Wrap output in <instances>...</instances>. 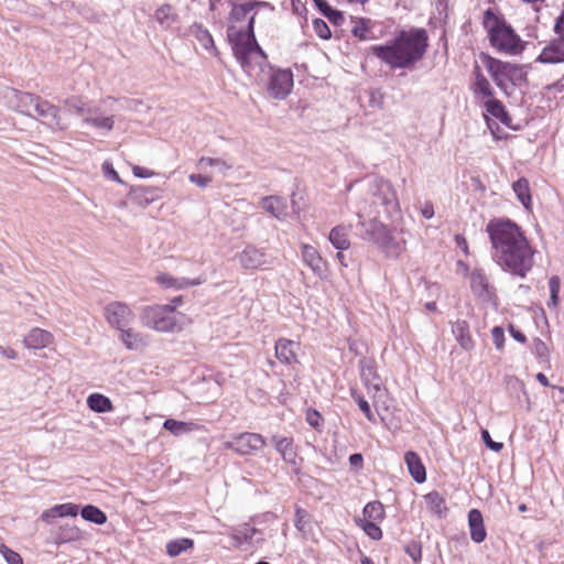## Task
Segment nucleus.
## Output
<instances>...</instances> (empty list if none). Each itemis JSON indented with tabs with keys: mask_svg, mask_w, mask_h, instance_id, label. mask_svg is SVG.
<instances>
[{
	"mask_svg": "<svg viewBox=\"0 0 564 564\" xmlns=\"http://www.w3.org/2000/svg\"><path fill=\"white\" fill-rule=\"evenodd\" d=\"M482 24L488 32L491 46L498 52L517 55L523 51L524 46L520 36L491 10L485 12Z\"/></svg>",
	"mask_w": 564,
	"mask_h": 564,
	"instance_id": "nucleus-5",
	"label": "nucleus"
},
{
	"mask_svg": "<svg viewBox=\"0 0 564 564\" xmlns=\"http://www.w3.org/2000/svg\"><path fill=\"white\" fill-rule=\"evenodd\" d=\"M359 527L372 540H380L382 538L381 529L375 523V521L358 520Z\"/></svg>",
	"mask_w": 564,
	"mask_h": 564,
	"instance_id": "nucleus-48",
	"label": "nucleus"
},
{
	"mask_svg": "<svg viewBox=\"0 0 564 564\" xmlns=\"http://www.w3.org/2000/svg\"><path fill=\"white\" fill-rule=\"evenodd\" d=\"M194 546V541L192 539L182 538L170 541L166 544V552L170 556L175 557L181 553L192 549Z\"/></svg>",
	"mask_w": 564,
	"mask_h": 564,
	"instance_id": "nucleus-36",
	"label": "nucleus"
},
{
	"mask_svg": "<svg viewBox=\"0 0 564 564\" xmlns=\"http://www.w3.org/2000/svg\"><path fill=\"white\" fill-rule=\"evenodd\" d=\"M82 538V532L73 525L61 527L55 535L56 543L62 544L70 541H77Z\"/></svg>",
	"mask_w": 564,
	"mask_h": 564,
	"instance_id": "nucleus-39",
	"label": "nucleus"
},
{
	"mask_svg": "<svg viewBox=\"0 0 564 564\" xmlns=\"http://www.w3.org/2000/svg\"><path fill=\"white\" fill-rule=\"evenodd\" d=\"M80 514L84 520L96 524H104L107 521L105 512H102L99 508L91 505L85 506L82 509Z\"/></svg>",
	"mask_w": 564,
	"mask_h": 564,
	"instance_id": "nucleus-41",
	"label": "nucleus"
},
{
	"mask_svg": "<svg viewBox=\"0 0 564 564\" xmlns=\"http://www.w3.org/2000/svg\"><path fill=\"white\" fill-rule=\"evenodd\" d=\"M550 300L547 306L550 308H556L560 302L558 293L561 289V281L557 275H553L549 280Z\"/></svg>",
	"mask_w": 564,
	"mask_h": 564,
	"instance_id": "nucleus-46",
	"label": "nucleus"
},
{
	"mask_svg": "<svg viewBox=\"0 0 564 564\" xmlns=\"http://www.w3.org/2000/svg\"><path fill=\"white\" fill-rule=\"evenodd\" d=\"M141 324L159 333H173L180 329L177 317L164 305H147L140 313Z\"/></svg>",
	"mask_w": 564,
	"mask_h": 564,
	"instance_id": "nucleus-7",
	"label": "nucleus"
},
{
	"mask_svg": "<svg viewBox=\"0 0 564 564\" xmlns=\"http://www.w3.org/2000/svg\"><path fill=\"white\" fill-rule=\"evenodd\" d=\"M492 340L497 349H501L503 347L505 341V333L503 329L499 326H496L491 330Z\"/></svg>",
	"mask_w": 564,
	"mask_h": 564,
	"instance_id": "nucleus-59",
	"label": "nucleus"
},
{
	"mask_svg": "<svg viewBox=\"0 0 564 564\" xmlns=\"http://www.w3.org/2000/svg\"><path fill=\"white\" fill-rule=\"evenodd\" d=\"M163 427L171 432L174 436H182L184 434L197 432L202 430V425L196 422H183L174 419H166L163 422Z\"/></svg>",
	"mask_w": 564,
	"mask_h": 564,
	"instance_id": "nucleus-28",
	"label": "nucleus"
},
{
	"mask_svg": "<svg viewBox=\"0 0 564 564\" xmlns=\"http://www.w3.org/2000/svg\"><path fill=\"white\" fill-rule=\"evenodd\" d=\"M56 511L59 518L76 517L78 513V506L70 502L56 505Z\"/></svg>",
	"mask_w": 564,
	"mask_h": 564,
	"instance_id": "nucleus-53",
	"label": "nucleus"
},
{
	"mask_svg": "<svg viewBox=\"0 0 564 564\" xmlns=\"http://www.w3.org/2000/svg\"><path fill=\"white\" fill-rule=\"evenodd\" d=\"M132 172H133L134 176L140 177V178H148V177H151L154 175L153 171L142 167V166H139V165H134L132 169Z\"/></svg>",
	"mask_w": 564,
	"mask_h": 564,
	"instance_id": "nucleus-62",
	"label": "nucleus"
},
{
	"mask_svg": "<svg viewBox=\"0 0 564 564\" xmlns=\"http://www.w3.org/2000/svg\"><path fill=\"white\" fill-rule=\"evenodd\" d=\"M554 31L557 37L542 50L536 58L538 62L544 64L564 62V19H556Z\"/></svg>",
	"mask_w": 564,
	"mask_h": 564,
	"instance_id": "nucleus-11",
	"label": "nucleus"
},
{
	"mask_svg": "<svg viewBox=\"0 0 564 564\" xmlns=\"http://www.w3.org/2000/svg\"><path fill=\"white\" fill-rule=\"evenodd\" d=\"M119 341L126 349L131 351H143L150 346V335L142 333L131 325L117 332Z\"/></svg>",
	"mask_w": 564,
	"mask_h": 564,
	"instance_id": "nucleus-14",
	"label": "nucleus"
},
{
	"mask_svg": "<svg viewBox=\"0 0 564 564\" xmlns=\"http://www.w3.org/2000/svg\"><path fill=\"white\" fill-rule=\"evenodd\" d=\"M154 19L163 28H170L173 23L177 21V14L173 11L172 6L163 4L156 9L154 13Z\"/></svg>",
	"mask_w": 564,
	"mask_h": 564,
	"instance_id": "nucleus-34",
	"label": "nucleus"
},
{
	"mask_svg": "<svg viewBox=\"0 0 564 564\" xmlns=\"http://www.w3.org/2000/svg\"><path fill=\"white\" fill-rule=\"evenodd\" d=\"M468 527L470 531V539L475 543H481L487 538V531L484 524V518L478 509H471L468 512Z\"/></svg>",
	"mask_w": 564,
	"mask_h": 564,
	"instance_id": "nucleus-24",
	"label": "nucleus"
},
{
	"mask_svg": "<svg viewBox=\"0 0 564 564\" xmlns=\"http://www.w3.org/2000/svg\"><path fill=\"white\" fill-rule=\"evenodd\" d=\"M64 106L68 111H73L77 115L83 116V118L87 113V109H89L90 104L85 102L83 99L78 97H69L63 101Z\"/></svg>",
	"mask_w": 564,
	"mask_h": 564,
	"instance_id": "nucleus-44",
	"label": "nucleus"
},
{
	"mask_svg": "<svg viewBox=\"0 0 564 564\" xmlns=\"http://www.w3.org/2000/svg\"><path fill=\"white\" fill-rule=\"evenodd\" d=\"M371 210H380L386 218H393L400 214V205L392 184L383 178H375L369 186Z\"/></svg>",
	"mask_w": 564,
	"mask_h": 564,
	"instance_id": "nucleus-6",
	"label": "nucleus"
},
{
	"mask_svg": "<svg viewBox=\"0 0 564 564\" xmlns=\"http://www.w3.org/2000/svg\"><path fill=\"white\" fill-rule=\"evenodd\" d=\"M256 535H261V532L248 524L234 528L230 532V538L232 539L236 547H240L245 543H253Z\"/></svg>",
	"mask_w": 564,
	"mask_h": 564,
	"instance_id": "nucleus-29",
	"label": "nucleus"
},
{
	"mask_svg": "<svg viewBox=\"0 0 564 564\" xmlns=\"http://www.w3.org/2000/svg\"><path fill=\"white\" fill-rule=\"evenodd\" d=\"M0 554L3 556L8 564H23L21 555L3 543H0Z\"/></svg>",
	"mask_w": 564,
	"mask_h": 564,
	"instance_id": "nucleus-49",
	"label": "nucleus"
},
{
	"mask_svg": "<svg viewBox=\"0 0 564 564\" xmlns=\"http://www.w3.org/2000/svg\"><path fill=\"white\" fill-rule=\"evenodd\" d=\"M188 180L191 183H194L202 188L207 187L213 181L212 176L207 172L204 174H191Z\"/></svg>",
	"mask_w": 564,
	"mask_h": 564,
	"instance_id": "nucleus-56",
	"label": "nucleus"
},
{
	"mask_svg": "<svg viewBox=\"0 0 564 564\" xmlns=\"http://www.w3.org/2000/svg\"><path fill=\"white\" fill-rule=\"evenodd\" d=\"M348 235L349 227L338 225L330 230L328 235V240L335 249L344 251L349 249L350 247V240Z\"/></svg>",
	"mask_w": 564,
	"mask_h": 564,
	"instance_id": "nucleus-30",
	"label": "nucleus"
},
{
	"mask_svg": "<svg viewBox=\"0 0 564 564\" xmlns=\"http://www.w3.org/2000/svg\"><path fill=\"white\" fill-rule=\"evenodd\" d=\"M0 355L7 359H15L18 357V354L13 348L6 346H0Z\"/></svg>",
	"mask_w": 564,
	"mask_h": 564,
	"instance_id": "nucleus-64",
	"label": "nucleus"
},
{
	"mask_svg": "<svg viewBox=\"0 0 564 564\" xmlns=\"http://www.w3.org/2000/svg\"><path fill=\"white\" fill-rule=\"evenodd\" d=\"M364 516L368 519V521L382 520L384 517L382 503L379 501L367 503L364 508Z\"/></svg>",
	"mask_w": 564,
	"mask_h": 564,
	"instance_id": "nucleus-45",
	"label": "nucleus"
},
{
	"mask_svg": "<svg viewBox=\"0 0 564 564\" xmlns=\"http://www.w3.org/2000/svg\"><path fill=\"white\" fill-rule=\"evenodd\" d=\"M481 437H482L485 444L487 445V447H489L491 451L498 453L502 449L503 444L492 441L490 437V434L487 430L481 431Z\"/></svg>",
	"mask_w": 564,
	"mask_h": 564,
	"instance_id": "nucleus-57",
	"label": "nucleus"
},
{
	"mask_svg": "<svg viewBox=\"0 0 564 564\" xmlns=\"http://www.w3.org/2000/svg\"><path fill=\"white\" fill-rule=\"evenodd\" d=\"M360 378L369 393H378L382 388V380L377 373L371 359H361L359 362Z\"/></svg>",
	"mask_w": 564,
	"mask_h": 564,
	"instance_id": "nucleus-18",
	"label": "nucleus"
},
{
	"mask_svg": "<svg viewBox=\"0 0 564 564\" xmlns=\"http://www.w3.org/2000/svg\"><path fill=\"white\" fill-rule=\"evenodd\" d=\"M107 98L100 101L99 105H90L87 109L86 116L83 118V123L95 128L99 131L110 132L115 128V115L106 108Z\"/></svg>",
	"mask_w": 564,
	"mask_h": 564,
	"instance_id": "nucleus-10",
	"label": "nucleus"
},
{
	"mask_svg": "<svg viewBox=\"0 0 564 564\" xmlns=\"http://www.w3.org/2000/svg\"><path fill=\"white\" fill-rule=\"evenodd\" d=\"M313 29L316 35L323 40H328L332 36V32L327 23L322 19H315L313 21Z\"/></svg>",
	"mask_w": 564,
	"mask_h": 564,
	"instance_id": "nucleus-50",
	"label": "nucleus"
},
{
	"mask_svg": "<svg viewBox=\"0 0 564 564\" xmlns=\"http://www.w3.org/2000/svg\"><path fill=\"white\" fill-rule=\"evenodd\" d=\"M36 97H37L36 95H33L30 93H24L23 96L20 97L22 99L20 100V104L18 105L17 111L20 113L30 116V117H34L32 115V111L34 108L33 104L36 101Z\"/></svg>",
	"mask_w": 564,
	"mask_h": 564,
	"instance_id": "nucleus-47",
	"label": "nucleus"
},
{
	"mask_svg": "<svg viewBox=\"0 0 564 564\" xmlns=\"http://www.w3.org/2000/svg\"><path fill=\"white\" fill-rule=\"evenodd\" d=\"M380 210H371V205L360 206L357 210L360 237L380 248L388 257L397 258L404 250V240H398L392 230L379 220Z\"/></svg>",
	"mask_w": 564,
	"mask_h": 564,
	"instance_id": "nucleus-4",
	"label": "nucleus"
},
{
	"mask_svg": "<svg viewBox=\"0 0 564 564\" xmlns=\"http://www.w3.org/2000/svg\"><path fill=\"white\" fill-rule=\"evenodd\" d=\"M488 286L485 272L480 269H475L470 273V288L473 292L479 297H487L489 295Z\"/></svg>",
	"mask_w": 564,
	"mask_h": 564,
	"instance_id": "nucleus-31",
	"label": "nucleus"
},
{
	"mask_svg": "<svg viewBox=\"0 0 564 564\" xmlns=\"http://www.w3.org/2000/svg\"><path fill=\"white\" fill-rule=\"evenodd\" d=\"M488 70L496 85L503 90H507L508 82L519 72L516 65L494 58L488 63Z\"/></svg>",
	"mask_w": 564,
	"mask_h": 564,
	"instance_id": "nucleus-15",
	"label": "nucleus"
},
{
	"mask_svg": "<svg viewBox=\"0 0 564 564\" xmlns=\"http://www.w3.org/2000/svg\"><path fill=\"white\" fill-rule=\"evenodd\" d=\"M293 88V74L290 69L270 68L268 90L275 99H285Z\"/></svg>",
	"mask_w": 564,
	"mask_h": 564,
	"instance_id": "nucleus-12",
	"label": "nucleus"
},
{
	"mask_svg": "<svg viewBox=\"0 0 564 564\" xmlns=\"http://www.w3.org/2000/svg\"><path fill=\"white\" fill-rule=\"evenodd\" d=\"M318 10L330 22L339 25L344 21V15L340 11L333 9L325 0H314Z\"/></svg>",
	"mask_w": 564,
	"mask_h": 564,
	"instance_id": "nucleus-40",
	"label": "nucleus"
},
{
	"mask_svg": "<svg viewBox=\"0 0 564 564\" xmlns=\"http://www.w3.org/2000/svg\"><path fill=\"white\" fill-rule=\"evenodd\" d=\"M87 405L97 413H107L113 410L110 399L100 393H93L87 398Z\"/></svg>",
	"mask_w": 564,
	"mask_h": 564,
	"instance_id": "nucleus-33",
	"label": "nucleus"
},
{
	"mask_svg": "<svg viewBox=\"0 0 564 564\" xmlns=\"http://www.w3.org/2000/svg\"><path fill=\"white\" fill-rule=\"evenodd\" d=\"M452 333L464 350H471L474 348V340L471 339L469 325L465 321H456L452 324Z\"/></svg>",
	"mask_w": 564,
	"mask_h": 564,
	"instance_id": "nucleus-26",
	"label": "nucleus"
},
{
	"mask_svg": "<svg viewBox=\"0 0 564 564\" xmlns=\"http://www.w3.org/2000/svg\"><path fill=\"white\" fill-rule=\"evenodd\" d=\"M427 34L423 29L401 31L384 45H373L370 52L391 69H410L424 55Z\"/></svg>",
	"mask_w": 564,
	"mask_h": 564,
	"instance_id": "nucleus-3",
	"label": "nucleus"
},
{
	"mask_svg": "<svg viewBox=\"0 0 564 564\" xmlns=\"http://www.w3.org/2000/svg\"><path fill=\"white\" fill-rule=\"evenodd\" d=\"M404 460L413 479L419 484L424 482L426 480V471L420 456L410 451L405 453Z\"/></svg>",
	"mask_w": 564,
	"mask_h": 564,
	"instance_id": "nucleus-27",
	"label": "nucleus"
},
{
	"mask_svg": "<svg viewBox=\"0 0 564 564\" xmlns=\"http://www.w3.org/2000/svg\"><path fill=\"white\" fill-rule=\"evenodd\" d=\"M271 443L285 464L291 466L296 465L297 452L291 437L273 435Z\"/></svg>",
	"mask_w": 564,
	"mask_h": 564,
	"instance_id": "nucleus-20",
	"label": "nucleus"
},
{
	"mask_svg": "<svg viewBox=\"0 0 564 564\" xmlns=\"http://www.w3.org/2000/svg\"><path fill=\"white\" fill-rule=\"evenodd\" d=\"M33 105V111H35L36 117L41 119L42 123L54 130L66 129L59 118V109L56 106L42 99L40 96L36 97V101Z\"/></svg>",
	"mask_w": 564,
	"mask_h": 564,
	"instance_id": "nucleus-13",
	"label": "nucleus"
},
{
	"mask_svg": "<svg viewBox=\"0 0 564 564\" xmlns=\"http://www.w3.org/2000/svg\"><path fill=\"white\" fill-rule=\"evenodd\" d=\"M512 188L522 205L528 208L531 202L529 182L525 178H519L513 183Z\"/></svg>",
	"mask_w": 564,
	"mask_h": 564,
	"instance_id": "nucleus-42",
	"label": "nucleus"
},
{
	"mask_svg": "<svg viewBox=\"0 0 564 564\" xmlns=\"http://www.w3.org/2000/svg\"><path fill=\"white\" fill-rule=\"evenodd\" d=\"M23 94L24 93H21L17 89L8 88L4 91L3 97L7 100L8 106L17 111L18 105L20 104V100L22 99L20 97L23 96Z\"/></svg>",
	"mask_w": 564,
	"mask_h": 564,
	"instance_id": "nucleus-51",
	"label": "nucleus"
},
{
	"mask_svg": "<svg viewBox=\"0 0 564 564\" xmlns=\"http://www.w3.org/2000/svg\"><path fill=\"white\" fill-rule=\"evenodd\" d=\"M104 317L109 327L118 332L126 326L132 325L135 314L127 303L113 301L105 306Z\"/></svg>",
	"mask_w": 564,
	"mask_h": 564,
	"instance_id": "nucleus-9",
	"label": "nucleus"
},
{
	"mask_svg": "<svg viewBox=\"0 0 564 564\" xmlns=\"http://www.w3.org/2000/svg\"><path fill=\"white\" fill-rule=\"evenodd\" d=\"M352 398L355 399V401L357 402L359 409L362 411V413L368 419V421L376 422V416L372 413L368 401L362 395H360V394L352 393Z\"/></svg>",
	"mask_w": 564,
	"mask_h": 564,
	"instance_id": "nucleus-52",
	"label": "nucleus"
},
{
	"mask_svg": "<svg viewBox=\"0 0 564 564\" xmlns=\"http://www.w3.org/2000/svg\"><path fill=\"white\" fill-rule=\"evenodd\" d=\"M53 336L51 333L33 328L25 337L24 345L28 349H42L52 343Z\"/></svg>",
	"mask_w": 564,
	"mask_h": 564,
	"instance_id": "nucleus-25",
	"label": "nucleus"
},
{
	"mask_svg": "<svg viewBox=\"0 0 564 564\" xmlns=\"http://www.w3.org/2000/svg\"><path fill=\"white\" fill-rule=\"evenodd\" d=\"M310 516L303 509H296L295 511V527L301 532H306Z\"/></svg>",
	"mask_w": 564,
	"mask_h": 564,
	"instance_id": "nucleus-54",
	"label": "nucleus"
},
{
	"mask_svg": "<svg viewBox=\"0 0 564 564\" xmlns=\"http://www.w3.org/2000/svg\"><path fill=\"white\" fill-rule=\"evenodd\" d=\"M161 189L155 186L132 187L128 194L129 200L142 208L161 198Z\"/></svg>",
	"mask_w": 564,
	"mask_h": 564,
	"instance_id": "nucleus-19",
	"label": "nucleus"
},
{
	"mask_svg": "<svg viewBox=\"0 0 564 564\" xmlns=\"http://www.w3.org/2000/svg\"><path fill=\"white\" fill-rule=\"evenodd\" d=\"M155 281L165 289L183 290L189 286L200 285L205 280L202 278L193 280L187 278H174L167 273H160L155 278Z\"/></svg>",
	"mask_w": 564,
	"mask_h": 564,
	"instance_id": "nucleus-22",
	"label": "nucleus"
},
{
	"mask_svg": "<svg viewBox=\"0 0 564 564\" xmlns=\"http://www.w3.org/2000/svg\"><path fill=\"white\" fill-rule=\"evenodd\" d=\"M485 107L488 113L499 119L502 123H507L509 116L501 101L490 98L485 102Z\"/></svg>",
	"mask_w": 564,
	"mask_h": 564,
	"instance_id": "nucleus-38",
	"label": "nucleus"
},
{
	"mask_svg": "<svg viewBox=\"0 0 564 564\" xmlns=\"http://www.w3.org/2000/svg\"><path fill=\"white\" fill-rule=\"evenodd\" d=\"M351 33L354 36L360 40H369L371 33V21L369 19H358L354 22V26L351 29Z\"/></svg>",
	"mask_w": 564,
	"mask_h": 564,
	"instance_id": "nucleus-43",
	"label": "nucleus"
},
{
	"mask_svg": "<svg viewBox=\"0 0 564 564\" xmlns=\"http://www.w3.org/2000/svg\"><path fill=\"white\" fill-rule=\"evenodd\" d=\"M225 449H230L241 456L256 454L265 446V438L259 433L243 432L234 435L230 441L223 444Z\"/></svg>",
	"mask_w": 564,
	"mask_h": 564,
	"instance_id": "nucleus-8",
	"label": "nucleus"
},
{
	"mask_svg": "<svg viewBox=\"0 0 564 564\" xmlns=\"http://www.w3.org/2000/svg\"><path fill=\"white\" fill-rule=\"evenodd\" d=\"M301 256L303 262L313 271L316 276L321 279L326 278L327 263L315 247L307 243H302Z\"/></svg>",
	"mask_w": 564,
	"mask_h": 564,
	"instance_id": "nucleus-17",
	"label": "nucleus"
},
{
	"mask_svg": "<svg viewBox=\"0 0 564 564\" xmlns=\"http://www.w3.org/2000/svg\"><path fill=\"white\" fill-rule=\"evenodd\" d=\"M424 499L433 513L442 516L446 511L445 500L437 491L429 492L424 496Z\"/></svg>",
	"mask_w": 564,
	"mask_h": 564,
	"instance_id": "nucleus-37",
	"label": "nucleus"
},
{
	"mask_svg": "<svg viewBox=\"0 0 564 564\" xmlns=\"http://www.w3.org/2000/svg\"><path fill=\"white\" fill-rule=\"evenodd\" d=\"M197 169L206 173L208 167L215 169L218 173L225 174L232 165L219 158L202 156L197 162Z\"/></svg>",
	"mask_w": 564,
	"mask_h": 564,
	"instance_id": "nucleus-32",
	"label": "nucleus"
},
{
	"mask_svg": "<svg viewBox=\"0 0 564 564\" xmlns=\"http://www.w3.org/2000/svg\"><path fill=\"white\" fill-rule=\"evenodd\" d=\"M261 207L279 220H284L289 215L286 199L280 196L262 197Z\"/></svg>",
	"mask_w": 564,
	"mask_h": 564,
	"instance_id": "nucleus-23",
	"label": "nucleus"
},
{
	"mask_svg": "<svg viewBox=\"0 0 564 564\" xmlns=\"http://www.w3.org/2000/svg\"><path fill=\"white\" fill-rule=\"evenodd\" d=\"M237 258L245 269H259L271 264L264 250L252 245L247 246Z\"/></svg>",
	"mask_w": 564,
	"mask_h": 564,
	"instance_id": "nucleus-16",
	"label": "nucleus"
},
{
	"mask_svg": "<svg viewBox=\"0 0 564 564\" xmlns=\"http://www.w3.org/2000/svg\"><path fill=\"white\" fill-rule=\"evenodd\" d=\"M262 4L250 0L234 4L228 18L227 37L234 55L245 73L251 77L263 73L268 61L253 31L254 10Z\"/></svg>",
	"mask_w": 564,
	"mask_h": 564,
	"instance_id": "nucleus-2",
	"label": "nucleus"
},
{
	"mask_svg": "<svg viewBox=\"0 0 564 564\" xmlns=\"http://www.w3.org/2000/svg\"><path fill=\"white\" fill-rule=\"evenodd\" d=\"M473 91L476 96L490 99L494 96L492 88L488 79L477 68L475 83L473 85Z\"/></svg>",
	"mask_w": 564,
	"mask_h": 564,
	"instance_id": "nucleus-35",
	"label": "nucleus"
},
{
	"mask_svg": "<svg viewBox=\"0 0 564 564\" xmlns=\"http://www.w3.org/2000/svg\"><path fill=\"white\" fill-rule=\"evenodd\" d=\"M509 333L517 341L525 343V335L521 330L517 329L514 326L511 325L509 327Z\"/></svg>",
	"mask_w": 564,
	"mask_h": 564,
	"instance_id": "nucleus-63",
	"label": "nucleus"
},
{
	"mask_svg": "<svg viewBox=\"0 0 564 564\" xmlns=\"http://www.w3.org/2000/svg\"><path fill=\"white\" fill-rule=\"evenodd\" d=\"M492 260L506 272L525 278L534 265L535 249L522 229L507 218L491 219L486 226Z\"/></svg>",
	"mask_w": 564,
	"mask_h": 564,
	"instance_id": "nucleus-1",
	"label": "nucleus"
},
{
	"mask_svg": "<svg viewBox=\"0 0 564 564\" xmlns=\"http://www.w3.org/2000/svg\"><path fill=\"white\" fill-rule=\"evenodd\" d=\"M297 349L299 343L286 338H280L275 343V357L282 364L292 365L297 361Z\"/></svg>",
	"mask_w": 564,
	"mask_h": 564,
	"instance_id": "nucleus-21",
	"label": "nucleus"
},
{
	"mask_svg": "<svg viewBox=\"0 0 564 564\" xmlns=\"http://www.w3.org/2000/svg\"><path fill=\"white\" fill-rule=\"evenodd\" d=\"M405 553L413 560L414 563H419L422 557V547L417 542H411L405 546Z\"/></svg>",
	"mask_w": 564,
	"mask_h": 564,
	"instance_id": "nucleus-55",
	"label": "nucleus"
},
{
	"mask_svg": "<svg viewBox=\"0 0 564 564\" xmlns=\"http://www.w3.org/2000/svg\"><path fill=\"white\" fill-rule=\"evenodd\" d=\"M534 352L539 358H545L547 356V347L539 338L534 340Z\"/></svg>",
	"mask_w": 564,
	"mask_h": 564,
	"instance_id": "nucleus-61",
	"label": "nucleus"
},
{
	"mask_svg": "<svg viewBox=\"0 0 564 564\" xmlns=\"http://www.w3.org/2000/svg\"><path fill=\"white\" fill-rule=\"evenodd\" d=\"M56 518H59L56 511V506L43 511L40 517V519L47 524H51Z\"/></svg>",
	"mask_w": 564,
	"mask_h": 564,
	"instance_id": "nucleus-60",
	"label": "nucleus"
},
{
	"mask_svg": "<svg viewBox=\"0 0 564 564\" xmlns=\"http://www.w3.org/2000/svg\"><path fill=\"white\" fill-rule=\"evenodd\" d=\"M198 39H199L202 45L206 50H213L216 52V47L214 45V40L207 30H202L199 32Z\"/></svg>",
	"mask_w": 564,
	"mask_h": 564,
	"instance_id": "nucleus-58",
	"label": "nucleus"
}]
</instances>
